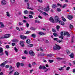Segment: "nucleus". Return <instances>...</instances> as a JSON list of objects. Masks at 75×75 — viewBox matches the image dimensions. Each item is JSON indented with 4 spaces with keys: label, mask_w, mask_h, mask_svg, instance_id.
Instances as JSON below:
<instances>
[{
    "label": "nucleus",
    "mask_w": 75,
    "mask_h": 75,
    "mask_svg": "<svg viewBox=\"0 0 75 75\" xmlns=\"http://www.w3.org/2000/svg\"><path fill=\"white\" fill-rule=\"evenodd\" d=\"M61 47L57 44H56V45L54 46L53 48V50H61Z\"/></svg>",
    "instance_id": "f257e3e1"
},
{
    "label": "nucleus",
    "mask_w": 75,
    "mask_h": 75,
    "mask_svg": "<svg viewBox=\"0 0 75 75\" xmlns=\"http://www.w3.org/2000/svg\"><path fill=\"white\" fill-rule=\"evenodd\" d=\"M11 35L10 34H5L4 35V37H2L1 38H8Z\"/></svg>",
    "instance_id": "f03ea898"
},
{
    "label": "nucleus",
    "mask_w": 75,
    "mask_h": 75,
    "mask_svg": "<svg viewBox=\"0 0 75 75\" xmlns=\"http://www.w3.org/2000/svg\"><path fill=\"white\" fill-rule=\"evenodd\" d=\"M29 54L31 56H35V53L33 52V50H30L29 51Z\"/></svg>",
    "instance_id": "7ed1b4c3"
},
{
    "label": "nucleus",
    "mask_w": 75,
    "mask_h": 75,
    "mask_svg": "<svg viewBox=\"0 0 75 75\" xmlns=\"http://www.w3.org/2000/svg\"><path fill=\"white\" fill-rule=\"evenodd\" d=\"M39 69H47V67L44 65L41 66L40 65L39 67Z\"/></svg>",
    "instance_id": "20e7f679"
},
{
    "label": "nucleus",
    "mask_w": 75,
    "mask_h": 75,
    "mask_svg": "<svg viewBox=\"0 0 75 75\" xmlns=\"http://www.w3.org/2000/svg\"><path fill=\"white\" fill-rule=\"evenodd\" d=\"M20 38L21 39H22V40H25L27 38V37L26 36H25L23 35H21L20 36Z\"/></svg>",
    "instance_id": "39448f33"
},
{
    "label": "nucleus",
    "mask_w": 75,
    "mask_h": 75,
    "mask_svg": "<svg viewBox=\"0 0 75 75\" xmlns=\"http://www.w3.org/2000/svg\"><path fill=\"white\" fill-rule=\"evenodd\" d=\"M3 52V49L2 47H0V55H4V53Z\"/></svg>",
    "instance_id": "423d86ee"
},
{
    "label": "nucleus",
    "mask_w": 75,
    "mask_h": 75,
    "mask_svg": "<svg viewBox=\"0 0 75 75\" xmlns=\"http://www.w3.org/2000/svg\"><path fill=\"white\" fill-rule=\"evenodd\" d=\"M54 20L55 21H56L57 22L59 21L60 20L59 17H58V16H55L54 17Z\"/></svg>",
    "instance_id": "0eeeda50"
},
{
    "label": "nucleus",
    "mask_w": 75,
    "mask_h": 75,
    "mask_svg": "<svg viewBox=\"0 0 75 75\" xmlns=\"http://www.w3.org/2000/svg\"><path fill=\"white\" fill-rule=\"evenodd\" d=\"M67 18L69 20H72L73 18V16L71 15H68L67 16Z\"/></svg>",
    "instance_id": "6e6552de"
},
{
    "label": "nucleus",
    "mask_w": 75,
    "mask_h": 75,
    "mask_svg": "<svg viewBox=\"0 0 75 75\" xmlns=\"http://www.w3.org/2000/svg\"><path fill=\"white\" fill-rule=\"evenodd\" d=\"M60 24H61V25H65V23L64 22H63V21H62L59 20V21L58 22Z\"/></svg>",
    "instance_id": "1a4fd4ad"
},
{
    "label": "nucleus",
    "mask_w": 75,
    "mask_h": 75,
    "mask_svg": "<svg viewBox=\"0 0 75 75\" xmlns=\"http://www.w3.org/2000/svg\"><path fill=\"white\" fill-rule=\"evenodd\" d=\"M0 24H1V26H0L1 28L4 27V25L3 24V23L2 22H0Z\"/></svg>",
    "instance_id": "9d476101"
},
{
    "label": "nucleus",
    "mask_w": 75,
    "mask_h": 75,
    "mask_svg": "<svg viewBox=\"0 0 75 75\" xmlns=\"http://www.w3.org/2000/svg\"><path fill=\"white\" fill-rule=\"evenodd\" d=\"M49 20L50 21H51V22H52V23H54V20L53 19L52 17H50V18H49Z\"/></svg>",
    "instance_id": "9b49d317"
},
{
    "label": "nucleus",
    "mask_w": 75,
    "mask_h": 75,
    "mask_svg": "<svg viewBox=\"0 0 75 75\" xmlns=\"http://www.w3.org/2000/svg\"><path fill=\"white\" fill-rule=\"evenodd\" d=\"M43 10L45 11L48 12L50 11V8H44Z\"/></svg>",
    "instance_id": "f8f14e48"
},
{
    "label": "nucleus",
    "mask_w": 75,
    "mask_h": 75,
    "mask_svg": "<svg viewBox=\"0 0 75 75\" xmlns=\"http://www.w3.org/2000/svg\"><path fill=\"white\" fill-rule=\"evenodd\" d=\"M1 4L2 5H6V1L3 0L1 1Z\"/></svg>",
    "instance_id": "ddd939ff"
},
{
    "label": "nucleus",
    "mask_w": 75,
    "mask_h": 75,
    "mask_svg": "<svg viewBox=\"0 0 75 75\" xmlns=\"http://www.w3.org/2000/svg\"><path fill=\"white\" fill-rule=\"evenodd\" d=\"M69 56L71 58H74V54L73 53H71L70 55H69Z\"/></svg>",
    "instance_id": "4468645a"
},
{
    "label": "nucleus",
    "mask_w": 75,
    "mask_h": 75,
    "mask_svg": "<svg viewBox=\"0 0 75 75\" xmlns=\"http://www.w3.org/2000/svg\"><path fill=\"white\" fill-rule=\"evenodd\" d=\"M20 44L22 47H24V44L23 43V41H21L20 42Z\"/></svg>",
    "instance_id": "2eb2a0df"
},
{
    "label": "nucleus",
    "mask_w": 75,
    "mask_h": 75,
    "mask_svg": "<svg viewBox=\"0 0 75 75\" xmlns=\"http://www.w3.org/2000/svg\"><path fill=\"white\" fill-rule=\"evenodd\" d=\"M38 34H39V35H45L44 33L43 32H40L38 33Z\"/></svg>",
    "instance_id": "dca6fc26"
},
{
    "label": "nucleus",
    "mask_w": 75,
    "mask_h": 75,
    "mask_svg": "<svg viewBox=\"0 0 75 75\" xmlns=\"http://www.w3.org/2000/svg\"><path fill=\"white\" fill-rule=\"evenodd\" d=\"M10 1L12 4H14L16 2V0H10Z\"/></svg>",
    "instance_id": "f3484780"
},
{
    "label": "nucleus",
    "mask_w": 75,
    "mask_h": 75,
    "mask_svg": "<svg viewBox=\"0 0 75 75\" xmlns=\"http://www.w3.org/2000/svg\"><path fill=\"white\" fill-rule=\"evenodd\" d=\"M65 67H66V66H64V67H61L60 68H59V71H61L62 70H64V68H65Z\"/></svg>",
    "instance_id": "a211bd4d"
},
{
    "label": "nucleus",
    "mask_w": 75,
    "mask_h": 75,
    "mask_svg": "<svg viewBox=\"0 0 75 75\" xmlns=\"http://www.w3.org/2000/svg\"><path fill=\"white\" fill-rule=\"evenodd\" d=\"M60 26L59 25H57L56 26V29L57 31H58L59 30V28H60Z\"/></svg>",
    "instance_id": "6ab92c4d"
},
{
    "label": "nucleus",
    "mask_w": 75,
    "mask_h": 75,
    "mask_svg": "<svg viewBox=\"0 0 75 75\" xmlns=\"http://www.w3.org/2000/svg\"><path fill=\"white\" fill-rule=\"evenodd\" d=\"M27 4L28 5V6L27 8H28V9H30V10H33V9L29 7H30V4H29V3H27Z\"/></svg>",
    "instance_id": "aec40b11"
},
{
    "label": "nucleus",
    "mask_w": 75,
    "mask_h": 75,
    "mask_svg": "<svg viewBox=\"0 0 75 75\" xmlns=\"http://www.w3.org/2000/svg\"><path fill=\"white\" fill-rule=\"evenodd\" d=\"M20 65L21 63L19 62H18L17 63H16V65L17 68H19V66H20Z\"/></svg>",
    "instance_id": "412c9836"
},
{
    "label": "nucleus",
    "mask_w": 75,
    "mask_h": 75,
    "mask_svg": "<svg viewBox=\"0 0 75 75\" xmlns=\"http://www.w3.org/2000/svg\"><path fill=\"white\" fill-rule=\"evenodd\" d=\"M31 41L29 39H28L26 40V42L27 44H30Z\"/></svg>",
    "instance_id": "4be33fe9"
},
{
    "label": "nucleus",
    "mask_w": 75,
    "mask_h": 75,
    "mask_svg": "<svg viewBox=\"0 0 75 75\" xmlns=\"http://www.w3.org/2000/svg\"><path fill=\"white\" fill-rule=\"evenodd\" d=\"M52 8H55L57 7V5L55 4H53L52 6Z\"/></svg>",
    "instance_id": "5701e85b"
},
{
    "label": "nucleus",
    "mask_w": 75,
    "mask_h": 75,
    "mask_svg": "<svg viewBox=\"0 0 75 75\" xmlns=\"http://www.w3.org/2000/svg\"><path fill=\"white\" fill-rule=\"evenodd\" d=\"M61 18L63 21H64V22H65V21H66V19H65V18H64V17H63V16H62L61 17Z\"/></svg>",
    "instance_id": "b1692460"
},
{
    "label": "nucleus",
    "mask_w": 75,
    "mask_h": 75,
    "mask_svg": "<svg viewBox=\"0 0 75 75\" xmlns=\"http://www.w3.org/2000/svg\"><path fill=\"white\" fill-rule=\"evenodd\" d=\"M12 41L13 42H17L18 40H17V39H13L12 40Z\"/></svg>",
    "instance_id": "393cba45"
},
{
    "label": "nucleus",
    "mask_w": 75,
    "mask_h": 75,
    "mask_svg": "<svg viewBox=\"0 0 75 75\" xmlns=\"http://www.w3.org/2000/svg\"><path fill=\"white\" fill-rule=\"evenodd\" d=\"M36 34L35 33H33L31 35V37H33V38H35Z\"/></svg>",
    "instance_id": "a878e982"
},
{
    "label": "nucleus",
    "mask_w": 75,
    "mask_h": 75,
    "mask_svg": "<svg viewBox=\"0 0 75 75\" xmlns=\"http://www.w3.org/2000/svg\"><path fill=\"white\" fill-rule=\"evenodd\" d=\"M30 30H33V31H35V30H36V29L35 28L33 27H31L30 28Z\"/></svg>",
    "instance_id": "bb28decb"
},
{
    "label": "nucleus",
    "mask_w": 75,
    "mask_h": 75,
    "mask_svg": "<svg viewBox=\"0 0 75 75\" xmlns=\"http://www.w3.org/2000/svg\"><path fill=\"white\" fill-rule=\"evenodd\" d=\"M24 13L25 14H28V11L27 10H25L24 11Z\"/></svg>",
    "instance_id": "cd10ccee"
},
{
    "label": "nucleus",
    "mask_w": 75,
    "mask_h": 75,
    "mask_svg": "<svg viewBox=\"0 0 75 75\" xmlns=\"http://www.w3.org/2000/svg\"><path fill=\"white\" fill-rule=\"evenodd\" d=\"M33 44H31L28 45V47H33Z\"/></svg>",
    "instance_id": "c85d7f7f"
},
{
    "label": "nucleus",
    "mask_w": 75,
    "mask_h": 75,
    "mask_svg": "<svg viewBox=\"0 0 75 75\" xmlns=\"http://www.w3.org/2000/svg\"><path fill=\"white\" fill-rule=\"evenodd\" d=\"M52 31L54 33H56V30H55V28H52Z\"/></svg>",
    "instance_id": "c756f323"
},
{
    "label": "nucleus",
    "mask_w": 75,
    "mask_h": 75,
    "mask_svg": "<svg viewBox=\"0 0 75 75\" xmlns=\"http://www.w3.org/2000/svg\"><path fill=\"white\" fill-rule=\"evenodd\" d=\"M0 67H5V64H4V63H2L0 65Z\"/></svg>",
    "instance_id": "7c9ffc66"
},
{
    "label": "nucleus",
    "mask_w": 75,
    "mask_h": 75,
    "mask_svg": "<svg viewBox=\"0 0 75 75\" xmlns=\"http://www.w3.org/2000/svg\"><path fill=\"white\" fill-rule=\"evenodd\" d=\"M69 27L71 29V28H74V26L72 25L71 24H70V25Z\"/></svg>",
    "instance_id": "2f4dec72"
},
{
    "label": "nucleus",
    "mask_w": 75,
    "mask_h": 75,
    "mask_svg": "<svg viewBox=\"0 0 75 75\" xmlns=\"http://www.w3.org/2000/svg\"><path fill=\"white\" fill-rule=\"evenodd\" d=\"M5 52L7 56H8V52H7V51L6 50L5 51Z\"/></svg>",
    "instance_id": "473e14b6"
},
{
    "label": "nucleus",
    "mask_w": 75,
    "mask_h": 75,
    "mask_svg": "<svg viewBox=\"0 0 75 75\" xmlns=\"http://www.w3.org/2000/svg\"><path fill=\"white\" fill-rule=\"evenodd\" d=\"M19 75V73L17 71H16L14 73V75Z\"/></svg>",
    "instance_id": "72a5a7b5"
},
{
    "label": "nucleus",
    "mask_w": 75,
    "mask_h": 75,
    "mask_svg": "<svg viewBox=\"0 0 75 75\" xmlns=\"http://www.w3.org/2000/svg\"><path fill=\"white\" fill-rule=\"evenodd\" d=\"M67 37H70L71 36V35H70V34L68 33V32H67Z\"/></svg>",
    "instance_id": "f704fd0d"
},
{
    "label": "nucleus",
    "mask_w": 75,
    "mask_h": 75,
    "mask_svg": "<svg viewBox=\"0 0 75 75\" xmlns=\"http://www.w3.org/2000/svg\"><path fill=\"white\" fill-rule=\"evenodd\" d=\"M66 52H67L68 54H70V51H69V50H66Z\"/></svg>",
    "instance_id": "c9c22d12"
},
{
    "label": "nucleus",
    "mask_w": 75,
    "mask_h": 75,
    "mask_svg": "<svg viewBox=\"0 0 75 75\" xmlns=\"http://www.w3.org/2000/svg\"><path fill=\"white\" fill-rule=\"evenodd\" d=\"M6 16H7L8 17H10V15L9 13L8 12H6Z\"/></svg>",
    "instance_id": "e433bc0d"
},
{
    "label": "nucleus",
    "mask_w": 75,
    "mask_h": 75,
    "mask_svg": "<svg viewBox=\"0 0 75 75\" xmlns=\"http://www.w3.org/2000/svg\"><path fill=\"white\" fill-rule=\"evenodd\" d=\"M57 11H58L59 12H60V11H61V9L60 8H58L57 9Z\"/></svg>",
    "instance_id": "4c0bfd02"
},
{
    "label": "nucleus",
    "mask_w": 75,
    "mask_h": 75,
    "mask_svg": "<svg viewBox=\"0 0 75 75\" xmlns=\"http://www.w3.org/2000/svg\"><path fill=\"white\" fill-rule=\"evenodd\" d=\"M52 54H48L47 55H46V57H52Z\"/></svg>",
    "instance_id": "58836bf2"
},
{
    "label": "nucleus",
    "mask_w": 75,
    "mask_h": 75,
    "mask_svg": "<svg viewBox=\"0 0 75 75\" xmlns=\"http://www.w3.org/2000/svg\"><path fill=\"white\" fill-rule=\"evenodd\" d=\"M14 50L16 52H18V49H17V47H15L14 48Z\"/></svg>",
    "instance_id": "ea45409f"
},
{
    "label": "nucleus",
    "mask_w": 75,
    "mask_h": 75,
    "mask_svg": "<svg viewBox=\"0 0 75 75\" xmlns=\"http://www.w3.org/2000/svg\"><path fill=\"white\" fill-rule=\"evenodd\" d=\"M68 34L67 32H64L63 34L64 35H66Z\"/></svg>",
    "instance_id": "a19ab883"
},
{
    "label": "nucleus",
    "mask_w": 75,
    "mask_h": 75,
    "mask_svg": "<svg viewBox=\"0 0 75 75\" xmlns=\"http://www.w3.org/2000/svg\"><path fill=\"white\" fill-rule=\"evenodd\" d=\"M53 35H54V36H55V37H56V36H58V35L57 34L55 33H53Z\"/></svg>",
    "instance_id": "79ce46f5"
},
{
    "label": "nucleus",
    "mask_w": 75,
    "mask_h": 75,
    "mask_svg": "<svg viewBox=\"0 0 75 75\" xmlns=\"http://www.w3.org/2000/svg\"><path fill=\"white\" fill-rule=\"evenodd\" d=\"M30 33V31H27L26 33H25V34H28Z\"/></svg>",
    "instance_id": "37998d69"
},
{
    "label": "nucleus",
    "mask_w": 75,
    "mask_h": 75,
    "mask_svg": "<svg viewBox=\"0 0 75 75\" xmlns=\"http://www.w3.org/2000/svg\"><path fill=\"white\" fill-rule=\"evenodd\" d=\"M6 68H10V66L8 65H7L5 66Z\"/></svg>",
    "instance_id": "c03bdc74"
},
{
    "label": "nucleus",
    "mask_w": 75,
    "mask_h": 75,
    "mask_svg": "<svg viewBox=\"0 0 75 75\" xmlns=\"http://www.w3.org/2000/svg\"><path fill=\"white\" fill-rule=\"evenodd\" d=\"M29 18H33V17L32 15H29Z\"/></svg>",
    "instance_id": "a18cd8bd"
},
{
    "label": "nucleus",
    "mask_w": 75,
    "mask_h": 75,
    "mask_svg": "<svg viewBox=\"0 0 75 75\" xmlns=\"http://www.w3.org/2000/svg\"><path fill=\"white\" fill-rule=\"evenodd\" d=\"M57 6H60V7H62V5H61V4H57Z\"/></svg>",
    "instance_id": "49530a36"
},
{
    "label": "nucleus",
    "mask_w": 75,
    "mask_h": 75,
    "mask_svg": "<svg viewBox=\"0 0 75 75\" xmlns=\"http://www.w3.org/2000/svg\"><path fill=\"white\" fill-rule=\"evenodd\" d=\"M45 55V54H44V53H41L40 54V56H43L44 55Z\"/></svg>",
    "instance_id": "de8ad7c7"
},
{
    "label": "nucleus",
    "mask_w": 75,
    "mask_h": 75,
    "mask_svg": "<svg viewBox=\"0 0 75 75\" xmlns=\"http://www.w3.org/2000/svg\"><path fill=\"white\" fill-rule=\"evenodd\" d=\"M67 6V4H64V6H62V8H65V6Z\"/></svg>",
    "instance_id": "09e8293b"
},
{
    "label": "nucleus",
    "mask_w": 75,
    "mask_h": 75,
    "mask_svg": "<svg viewBox=\"0 0 75 75\" xmlns=\"http://www.w3.org/2000/svg\"><path fill=\"white\" fill-rule=\"evenodd\" d=\"M63 33H64V31H63L61 32V33H60L61 36H63Z\"/></svg>",
    "instance_id": "8fccbe9b"
},
{
    "label": "nucleus",
    "mask_w": 75,
    "mask_h": 75,
    "mask_svg": "<svg viewBox=\"0 0 75 75\" xmlns=\"http://www.w3.org/2000/svg\"><path fill=\"white\" fill-rule=\"evenodd\" d=\"M57 42H59V43L61 42V41L59 40H57Z\"/></svg>",
    "instance_id": "3c124183"
},
{
    "label": "nucleus",
    "mask_w": 75,
    "mask_h": 75,
    "mask_svg": "<svg viewBox=\"0 0 75 75\" xmlns=\"http://www.w3.org/2000/svg\"><path fill=\"white\" fill-rule=\"evenodd\" d=\"M10 67L9 68V71H11L12 69H13V67L11 66H10Z\"/></svg>",
    "instance_id": "603ef678"
},
{
    "label": "nucleus",
    "mask_w": 75,
    "mask_h": 75,
    "mask_svg": "<svg viewBox=\"0 0 75 75\" xmlns=\"http://www.w3.org/2000/svg\"><path fill=\"white\" fill-rule=\"evenodd\" d=\"M35 23H40V22L36 20H35Z\"/></svg>",
    "instance_id": "864d4df0"
},
{
    "label": "nucleus",
    "mask_w": 75,
    "mask_h": 75,
    "mask_svg": "<svg viewBox=\"0 0 75 75\" xmlns=\"http://www.w3.org/2000/svg\"><path fill=\"white\" fill-rule=\"evenodd\" d=\"M24 53L25 54H28V52L27 50H25L24 51Z\"/></svg>",
    "instance_id": "5fc2aeb1"
},
{
    "label": "nucleus",
    "mask_w": 75,
    "mask_h": 75,
    "mask_svg": "<svg viewBox=\"0 0 75 75\" xmlns=\"http://www.w3.org/2000/svg\"><path fill=\"white\" fill-rule=\"evenodd\" d=\"M53 61H54L53 60H49V62L50 63H52V62Z\"/></svg>",
    "instance_id": "6e6d98bb"
},
{
    "label": "nucleus",
    "mask_w": 75,
    "mask_h": 75,
    "mask_svg": "<svg viewBox=\"0 0 75 75\" xmlns=\"http://www.w3.org/2000/svg\"><path fill=\"white\" fill-rule=\"evenodd\" d=\"M45 42H46V43H47L48 42H50V41L47 40H45Z\"/></svg>",
    "instance_id": "4d7b16f0"
},
{
    "label": "nucleus",
    "mask_w": 75,
    "mask_h": 75,
    "mask_svg": "<svg viewBox=\"0 0 75 75\" xmlns=\"http://www.w3.org/2000/svg\"><path fill=\"white\" fill-rule=\"evenodd\" d=\"M9 45H6V48H7V49H8V48H9Z\"/></svg>",
    "instance_id": "13d9d810"
},
{
    "label": "nucleus",
    "mask_w": 75,
    "mask_h": 75,
    "mask_svg": "<svg viewBox=\"0 0 75 75\" xmlns=\"http://www.w3.org/2000/svg\"><path fill=\"white\" fill-rule=\"evenodd\" d=\"M36 65V63H35V62H34L32 63V65L33 66H34V65Z\"/></svg>",
    "instance_id": "bf43d9fd"
},
{
    "label": "nucleus",
    "mask_w": 75,
    "mask_h": 75,
    "mask_svg": "<svg viewBox=\"0 0 75 75\" xmlns=\"http://www.w3.org/2000/svg\"><path fill=\"white\" fill-rule=\"evenodd\" d=\"M38 11H40V12L41 13H44L42 11H41V10H40V9H38Z\"/></svg>",
    "instance_id": "052dcab7"
},
{
    "label": "nucleus",
    "mask_w": 75,
    "mask_h": 75,
    "mask_svg": "<svg viewBox=\"0 0 75 75\" xmlns=\"http://www.w3.org/2000/svg\"><path fill=\"white\" fill-rule=\"evenodd\" d=\"M16 30H18V31H20V28L18 27H16Z\"/></svg>",
    "instance_id": "680f3d73"
},
{
    "label": "nucleus",
    "mask_w": 75,
    "mask_h": 75,
    "mask_svg": "<svg viewBox=\"0 0 75 75\" xmlns=\"http://www.w3.org/2000/svg\"><path fill=\"white\" fill-rule=\"evenodd\" d=\"M69 69H70V67H67L66 70H67V71H69Z\"/></svg>",
    "instance_id": "e2e57ef3"
},
{
    "label": "nucleus",
    "mask_w": 75,
    "mask_h": 75,
    "mask_svg": "<svg viewBox=\"0 0 75 75\" xmlns=\"http://www.w3.org/2000/svg\"><path fill=\"white\" fill-rule=\"evenodd\" d=\"M8 62V61H6L5 62H3V63L5 64H7Z\"/></svg>",
    "instance_id": "0e129e2a"
},
{
    "label": "nucleus",
    "mask_w": 75,
    "mask_h": 75,
    "mask_svg": "<svg viewBox=\"0 0 75 75\" xmlns=\"http://www.w3.org/2000/svg\"><path fill=\"white\" fill-rule=\"evenodd\" d=\"M19 25H23V23H22L20 22L19 23Z\"/></svg>",
    "instance_id": "69168bd1"
},
{
    "label": "nucleus",
    "mask_w": 75,
    "mask_h": 75,
    "mask_svg": "<svg viewBox=\"0 0 75 75\" xmlns=\"http://www.w3.org/2000/svg\"><path fill=\"white\" fill-rule=\"evenodd\" d=\"M54 40V41H57V40H58V38H53Z\"/></svg>",
    "instance_id": "338daca9"
},
{
    "label": "nucleus",
    "mask_w": 75,
    "mask_h": 75,
    "mask_svg": "<svg viewBox=\"0 0 75 75\" xmlns=\"http://www.w3.org/2000/svg\"><path fill=\"white\" fill-rule=\"evenodd\" d=\"M26 27H27L28 28L29 27V24L28 23H26Z\"/></svg>",
    "instance_id": "774afa93"
}]
</instances>
